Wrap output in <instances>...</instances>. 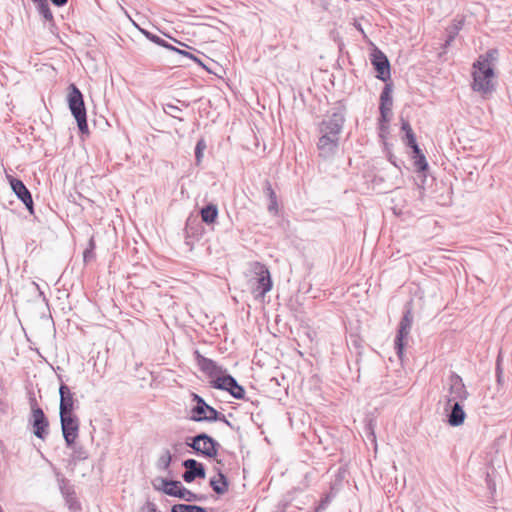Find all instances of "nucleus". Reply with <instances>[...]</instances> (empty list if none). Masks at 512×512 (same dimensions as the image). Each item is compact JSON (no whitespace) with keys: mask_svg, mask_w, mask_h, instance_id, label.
Masks as SVG:
<instances>
[{"mask_svg":"<svg viewBox=\"0 0 512 512\" xmlns=\"http://www.w3.org/2000/svg\"><path fill=\"white\" fill-rule=\"evenodd\" d=\"M346 112L347 108L342 100L335 102L326 117L318 123V133L340 139L346 121Z\"/></svg>","mask_w":512,"mask_h":512,"instance_id":"f257e3e1","label":"nucleus"},{"mask_svg":"<svg viewBox=\"0 0 512 512\" xmlns=\"http://www.w3.org/2000/svg\"><path fill=\"white\" fill-rule=\"evenodd\" d=\"M67 103L72 116L77 122L80 133L89 134L84 96L74 83L68 86Z\"/></svg>","mask_w":512,"mask_h":512,"instance_id":"f03ea898","label":"nucleus"},{"mask_svg":"<svg viewBox=\"0 0 512 512\" xmlns=\"http://www.w3.org/2000/svg\"><path fill=\"white\" fill-rule=\"evenodd\" d=\"M185 444L190 447L197 456L208 459H215L221 447L218 441L204 432L193 437H188Z\"/></svg>","mask_w":512,"mask_h":512,"instance_id":"7ed1b4c3","label":"nucleus"},{"mask_svg":"<svg viewBox=\"0 0 512 512\" xmlns=\"http://www.w3.org/2000/svg\"><path fill=\"white\" fill-rule=\"evenodd\" d=\"M195 405L190 410V420L195 422H217L224 420V414L209 405L200 395L191 394Z\"/></svg>","mask_w":512,"mask_h":512,"instance_id":"20e7f679","label":"nucleus"},{"mask_svg":"<svg viewBox=\"0 0 512 512\" xmlns=\"http://www.w3.org/2000/svg\"><path fill=\"white\" fill-rule=\"evenodd\" d=\"M474 72L472 73V89L475 92L488 94L493 91L491 79L494 77V69L490 65H484L480 62H474Z\"/></svg>","mask_w":512,"mask_h":512,"instance_id":"39448f33","label":"nucleus"},{"mask_svg":"<svg viewBox=\"0 0 512 512\" xmlns=\"http://www.w3.org/2000/svg\"><path fill=\"white\" fill-rule=\"evenodd\" d=\"M413 324V313L410 307H405L403 316L399 322L394 348L400 360H403L404 349Z\"/></svg>","mask_w":512,"mask_h":512,"instance_id":"423d86ee","label":"nucleus"},{"mask_svg":"<svg viewBox=\"0 0 512 512\" xmlns=\"http://www.w3.org/2000/svg\"><path fill=\"white\" fill-rule=\"evenodd\" d=\"M252 271L255 274V277L252 279L255 280L253 287L255 298H263L273 286L270 271L266 265L260 262L253 263Z\"/></svg>","mask_w":512,"mask_h":512,"instance_id":"0eeeda50","label":"nucleus"},{"mask_svg":"<svg viewBox=\"0 0 512 512\" xmlns=\"http://www.w3.org/2000/svg\"><path fill=\"white\" fill-rule=\"evenodd\" d=\"M469 397V392L463 382V379L456 372H451L448 378V393L445 395V403L455 401L464 403Z\"/></svg>","mask_w":512,"mask_h":512,"instance_id":"6e6552de","label":"nucleus"},{"mask_svg":"<svg viewBox=\"0 0 512 512\" xmlns=\"http://www.w3.org/2000/svg\"><path fill=\"white\" fill-rule=\"evenodd\" d=\"M59 417L66 447H72L79 436L80 420L75 413L59 414Z\"/></svg>","mask_w":512,"mask_h":512,"instance_id":"1a4fd4ad","label":"nucleus"},{"mask_svg":"<svg viewBox=\"0 0 512 512\" xmlns=\"http://www.w3.org/2000/svg\"><path fill=\"white\" fill-rule=\"evenodd\" d=\"M211 387L228 392L235 399H244L245 389L237 380L227 372L210 381Z\"/></svg>","mask_w":512,"mask_h":512,"instance_id":"9d476101","label":"nucleus"},{"mask_svg":"<svg viewBox=\"0 0 512 512\" xmlns=\"http://www.w3.org/2000/svg\"><path fill=\"white\" fill-rule=\"evenodd\" d=\"M371 64L376 71V78L383 82H391L390 62L387 56L377 47L370 54Z\"/></svg>","mask_w":512,"mask_h":512,"instance_id":"9b49d317","label":"nucleus"},{"mask_svg":"<svg viewBox=\"0 0 512 512\" xmlns=\"http://www.w3.org/2000/svg\"><path fill=\"white\" fill-rule=\"evenodd\" d=\"M31 412L32 417L30 419V424L33 427V433L37 438L45 440L49 433L48 418L46 417L42 408H40L37 404L32 405Z\"/></svg>","mask_w":512,"mask_h":512,"instance_id":"f8f14e48","label":"nucleus"},{"mask_svg":"<svg viewBox=\"0 0 512 512\" xmlns=\"http://www.w3.org/2000/svg\"><path fill=\"white\" fill-rule=\"evenodd\" d=\"M10 187L17 198L25 205L31 215L34 214V203L31 192L25 186L22 180L13 176H7Z\"/></svg>","mask_w":512,"mask_h":512,"instance_id":"ddd939ff","label":"nucleus"},{"mask_svg":"<svg viewBox=\"0 0 512 512\" xmlns=\"http://www.w3.org/2000/svg\"><path fill=\"white\" fill-rule=\"evenodd\" d=\"M194 356L199 369L212 380L225 375L227 372L225 368L218 365L214 360L203 356L198 350L194 352Z\"/></svg>","mask_w":512,"mask_h":512,"instance_id":"4468645a","label":"nucleus"},{"mask_svg":"<svg viewBox=\"0 0 512 512\" xmlns=\"http://www.w3.org/2000/svg\"><path fill=\"white\" fill-rule=\"evenodd\" d=\"M340 139L319 134L317 149L319 156L324 160H331L339 150Z\"/></svg>","mask_w":512,"mask_h":512,"instance_id":"2eb2a0df","label":"nucleus"},{"mask_svg":"<svg viewBox=\"0 0 512 512\" xmlns=\"http://www.w3.org/2000/svg\"><path fill=\"white\" fill-rule=\"evenodd\" d=\"M182 466L185 471L182 474V479L186 483H191L195 479H204L206 477V470L203 463L198 462L193 458H188L182 461Z\"/></svg>","mask_w":512,"mask_h":512,"instance_id":"dca6fc26","label":"nucleus"},{"mask_svg":"<svg viewBox=\"0 0 512 512\" xmlns=\"http://www.w3.org/2000/svg\"><path fill=\"white\" fill-rule=\"evenodd\" d=\"M60 404L59 414H73L78 406V401L68 385L61 381L59 386Z\"/></svg>","mask_w":512,"mask_h":512,"instance_id":"f3484780","label":"nucleus"},{"mask_svg":"<svg viewBox=\"0 0 512 512\" xmlns=\"http://www.w3.org/2000/svg\"><path fill=\"white\" fill-rule=\"evenodd\" d=\"M444 412L446 415L447 423L452 427H458L462 425L466 419V413L464 411V405L460 402L445 403Z\"/></svg>","mask_w":512,"mask_h":512,"instance_id":"a211bd4d","label":"nucleus"},{"mask_svg":"<svg viewBox=\"0 0 512 512\" xmlns=\"http://www.w3.org/2000/svg\"><path fill=\"white\" fill-rule=\"evenodd\" d=\"M182 486L183 485L179 480L166 479L162 477H157L153 481V487L155 490L176 498H178L179 495L176 492H178Z\"/></svg>","mask_w":512,"mask_h":512,"instance_id":"6ab92c4d","label":"nucleus"},{"mask_svg":"<svg viewBox=\"0 0 512 512\" xmlns=\"http://www.w3.org/2000/svg\"><path fill=\"white\" fill-rule=\"evenodd\" d=\"M216 476L211 477L209 485L217 495H224L229 489V480L221 468H214Z\"/></svg>","mask_w":512,"mask_h":512,"instance_id":"aec40b11","label":"nucleus"},{"mask_svg":"<svg viewBox=\"0 0 512 512\" xmlns=\"http://www.w3.org/2000/svg\"><path fill=\"white\" fill-rule=\"evenodd\" d=\"M199 214L203 223L208 226L213 225L216 223L218 218V206L215 203L210 202L200 209Z\"/></svg>","mask_w":512,"mask_h":512,"instance_id":"412c9836","label":"nucleus"},{"mask_svg":"<svg viewBox=\"0 0 512 512\" xmlns=\"http://www.w3.org/2000/svg\"><path fill=\"white\" fill-rule=\"evenodd\" d=\"M263 193L268 198L269 204L267 210L272 215H277L279 211L277 195L272 188L269 180H265L263 183Z\"/></svg>","mask_w":512,"mask_h":512,"instance_id":"4be33fe9","label":"nucleus"},{"mask_svg":"<svg viewBox=\"0 0 512 512\" xmlns=\"http://www.w3.org/2000/svg\"><path fill=\"white\" fill-rule=\"evenodd\" d=\"M393 83L386 82L385 86L380 94L379 108L392 110L393 99H392Z\"/></svg>","mask_w":512,"mask_h":512,"instance_id":"5701e85b","label":"nucleus"},{"mask_svg":"<svg viewBox=\"0 0 512 512\" xmlns=\"http://www.w3.org/2000/svg\"><path fill=\"white\" fill-rule=\"evenodd\" d=\"M185 232L187 237L198 238L203 233V228L197 217L189 216L186 220Z\"/></svg>","mask_w":512,"mask_h":512,"instance_id":"b1692460","label":"nucleus"},{"mask_svg":"<svg viewBox=\"0 0 512 512\" xmlns=\"http://www.w3.org/2000/svg\"><path fill=\"white\" fill-rule=\"evenodd\" d=\"M412 150V158L414 166L418 172H425L428 169L426 157L419 146L414 147Z\"/></svg>","mask_w":512,"mask_h":512,"instance_id":"393cba45","label":"nucleus"},{"mask_svg":"<svg viewBox=\"0 0 512 512\" xmlns=\"http://www.w3.org/2000/svg\"><path fill=\"white\" fill-rule=\"evenodd\" d=\"M170 512H207V509L195 504L178 503L171 506Z\"/></svg>","mask_w":512,"mask_h":512,"instance_id":"a878e982","label":"nucleus"},{"mask_svg":"<svg viewBox=\"0 0 512 512\" xmlns=\"http://www.w3.org/2000/svg\"><path fill=\"white\" fill-rule=\"evenodd\" d=\"M35 5L37 6L39 14L42 15V17L46 21H48L49 23H51L53 25L54 24V18H53V14H52V12L50 10L48 1L47 0H42L40 2L35 3Z\"/></svg>","mask_w":512,"mask_h":512,"instance_id":"bb28decb","label":"nucleus"},{"mask_svg":"<svg viewBox=\"0 0 512 512\" xmlns=\"http://www.w3.org/2000/svg\"><path fill=\"white\" fill-rule=\"evenodd\" d=\"M172 462V455L168 449H165L156 462V467L161 471H169Z\"/></svg>","mask_w":512,"mask_h":512,"instance_id":"cd10ccee","label":"nucleus"},{"mask_svg":"<svg viewBox=\"0 0 512 512\" xmlns=\"http://www.w3.org/2000/svg\"><path fill=\"white\" fill-rule=\"evenodd\" d=\"M68 448L72 450L73 461H84L88 458V451L82 445H77L76 441H74V445L72 447Z\"/></svg>","mask_w":512,"mask_h":512,"instance_id":"c85d7f7f","label":"nucleus"},{"mask_svg":"<svg viewBox=\"0 0 512 512\" xmlns=\"http://www.w3.org/2000/svg\"><path fill=\"white\" fill-rule=\"evenodd\" d=\"M497 56V49H489L485 54L480 55L476 62H480L484 65L486 64L493 67L494 62L497 60Z\"/></svg>","mask_w":512,"mask_h":512,"instance_id":"c756f323","label":"nucleus"},{"mask_svg":"<svg viewBox=\"0 0 512 512\" xmlns=\"http://www.w3.org/2000/svg\"><path fill=\"white\" fill-rule=\"evenodd\" d=\"M176 493L179 494V499L184 500L188 503L194 502V499L196 498V493L192 492L191 490L187 489L184 486H182L180 490Z\"/></svg>","mask_w":512,"mask_h":512,"instance_id":"7c9ffc66","label":"nucleus"},{"mask_svg":"<svg viewBox=\"0 0 512 512\" xmlns=\"http://www.w3.org/2000/svg\"><path fill=\"white\" fill-rule=\"evenodd\" d=\"M398 387L399 384L396 381H391L389 376H387L385 380L381 381L380 390L383 393H389L393 390H396Z\"/></svg>","mask_w":512,"mask_h":512,"instance_id":"2f4dec72","label":"nucleus"},{"mask_svg":"<svg viewBox=\"0 0 512 512\" xmlns=\"http://www.w3.org/2000/svg\"><path fill=\"white\" fill-rule=\"evenodd\" d=\"M163 110L166 114L172 116L173 118H176L179 121H183V119L177 115L181 112V109L178 106L167 103L163 106Z\"/></svg>","mask_w":512,"mask_h":512,"instance_id":"473e14b6","label":"nucleus"},{"mask_svg":"<svg viewBox=\"0 0 512 512\" xmlns=\"http://www.w3.org/2000/svg\"><path fill=\"white\" fill-rule=\"evenodd\" d=\"M206 149V143L203 139L198 140L195 147V159L196 163L199 164L203 157V152Z\"/></svg>","mask_w":512,"mask_h":512,"instance_id":"72a5a7b5","label":"nucleus"},{"mask_svg":"<svg viewBox=\"0 0 512 512\" xmlns=\"http://www.w3.org/2000/svg\"><path fill=\"white\" fill-rule=\"evenodd\" d=\"M144 34H145L146 38L149 39L151 42H153L161 47H168L167 41L164 40L163 38L159 37L158 35L153 34L151 32H147V31H145Z\"/></svg>","mask_w":512,"mask_h":512,"instance_id":"f704fd0d","label":"nucleus"},{"mask_svg":"<svg viewBox=\"0 0 512 512\" xmlns=\"http://www.w3.org/2000/svg\"><path fill=\"white\" fill-rule=\"evenodd\" d=\"M403 141H404L405 145L407 147H409L410 149H413L414 147L419 146L416 141V136H415L414 132L405 134Z\"/></svg>","mask_w":512,"mask_h":512,"instance_id":"c9c22d12","label":"nucleus"},{"mask_svg":"<svg viewBox=\"0 0 512 512\" xmlns=\"http://www.w3.org/2000/svg\"><path fill=\"white\" fill-rule=\"evenodd\" d=\"M463 21L462 20H454L451 26L447 29V33L453 34L454 36H457L459 31L462 29Z\"/></svg>","mask_w":512,"mask_h":512,"instance_id":"e433bc0d","label":"nucleus"},{"mask_svg":"<svg viewBox=\"0 0 512 512\" xmlns=\"http://www.w3.org/2000/svg\"><path fill=\"white\" fill-rule=\"evenodd\" d=\"M176 53H178V54H180V55H182V56H184L186 58H189V59L193 60L194 62H196L197 64H199L201 66H204L203 63L201 62V60L197 56L193 55L192 53H190V52H188L186 50H182V49L177 48L176 49Z\"/></svg>","mask_w":512,"mask_h":512,"instance_id":"4c0bfd02","label":"nucleus"},{"mask_svg":"<svg viewBox=\"0 0 512 512\" xmlns=\"http://www.w3.org/2000/svg\"><path fill=\"white\" fill-rule=\"evenodd\" d=\"M379 111H380L379 124H380V128L383 129L384 123L389 121V115L391 114V110L379 108Z\"/></svg>","mask_w":512,"mask_h":512,"instance_id":"58836bf2","label":"nucleus"},{"mask_svg":"<svg viewBox=\"0 0 512 512\" xmlns=\"http://www.w3.org/2000/svg\"><path fill=\"white\" fill-rule=\"evenodd\" d=\"M140 512H161L158 510L157 506L150 501H147L145 505H143L140 509Z\"/></svg>","mask_w":512,"mask_h":512,"instance_id":"ea45409f","label":"nucleus"},{"mask_svg":"<svg viewBox=\"0 0 512 512\" xmlns=\"http://www.w3.org/2000/svg\"><path fill=\"white\" fill-rule=\"evenodd\" d=\"M330 501H331V496L326 495L324 498L321 499L320 504L316 508L315 512H320V511L326 509V507Z\"/></svg>","mask_w":512,"mask_h":512,"instance_id":"a19ab883","label":"nucleus"},{"mask_svg":"<svg viewBox=\"0 0 512 512\" xmlns=\"http://www.w3.org/2000/svg\"><path fill=\"white\" fill-rule=\"evenodd\" d=\"M94 258H95L94 250H91V249H85L84 250V253H83L84 262H86V263L90 262Z\"/></svg>","mask_w":512,"mask_h":512,"instance_id":"79ce46f5","label":"nucleus"},{"mask_svg":"<svg viewBox=\"0 0 512 512\" xmlns=\"http://www.w3.org/2000/svg\"><path fill=\"white\" fill-rule=\"evenodd\" d=\"M502 376H503V371H502V368L500 365V358L498 357L497 362H496V377H497L498 384H501Z\"/></svg>","mask_w":512,"mask_h":512,"instance_id":"37998d69","label":"nucleus"},{"mask_svg":"<svg viewBox=\"0 0 512 512\" xmlns=\"http://www.w3.org/2000/svg\"><path fill=\"white\" fill-rule=\"evenodd\" d=\"M401 129L405 132V134L413 132L410 123L408 121H405V120H402Z\"/></svg>","mask_w":512,"mask_h":512,"instance_id":"c03bdc74","label":"nucleus"},{"mask_svg":"<svg viewBox=\"0 0 512 512\" xmlns=\"http://www.w3.org/2000/svg\"><path fill=\"white\" fill-rule=\"evenodd\" d=\"M456 36H454L453 34H450V33H447V38L444 42V48H448L452 42L455 40Z\"/></svg>","mask_w":512,"mask_h":512,"instance_id":"a18cd8bd","label":"nucleus"},{"mask_svg":"<svg viewBox=\"0 0 512 512\" xmlns=\"http://www.w3.org/2000/svg\"><path fill=\"white\" fill-rule=\"evenodd\" d=\"M55 6L62 7L67 4L68 0H50Z\"/></svg>","mask_w":512,"mask_h":512,"instance_id":"49530a36","label":"nucleus"},{"mask_svg":"<svg viewBox=\"0 0 512 512\" xmlns=\"http://www.w3.org/2000/svg\"><path fill=\"white\" fill-rule=\"evenodd\" d=\"M207 499V496L204 495V494H197L196 493V498L194 499V502L195 501H198V502H203Z\"/></svg>","mask_w":512,"mask_h":512,"instance_id":"de8ad7c7","label":"nucleus"},{"mask_svg":"<svg viewBox=\"0 0 512 512\" xmlns=\"http://www.w3.org/2000/svg\"><path fill=\"white\" fill-rule=\"evenodd\" d=\"M220 422H223L225 423L228 427H230L231 429H234V425L226 418V416L224 415V420H219Z\"/></svg>","mask_w":512,"mask_h":512,"instance_id":"09e8293b","label":"nucleus"},{"mask_svg":"<svg viewBox=\"0 0 512 512\" xmlns=\"http://www.w3.org/2000/svg\"><path fill=\"white\" fill-rule=\"evenodd\" d=\"M86 249H91V250H94L95 249V241L92 238H90L89 242H88V247Z\"/></svg>","mask_w":512,"mask_h":512,"instance_id":"8fccbe9b","label":"nucleus"},{"mask_svg":"<svg viewBox=\"0 0 512 512\" xmlns=\"http://www.w3.org/2000/svg\"><path fill=\"white\" fill-rule=\"evenodd\" d=\"M215 461H216V465H215V466H213V469H214V468H220V466H223V465H224V464H223V461H222L221 459H217V458H215Z\"/></svg>","mask_w":512,"mask_h":512,"instance_id":"3c124183","label":"nucleus"},{"mask_svg":"<svg viewBox=\"0 0 512 512\" xmlns=\"http://www.w3.org/2000/svg\"><path fill=\"white\" fill-rule=\"evenodd\" d=\"M167 46H168V47H165L166 49L171 50V51H173V52H176L177 47L173 46V45H172V44H170L169 42H167Z\"/></svg>","mask_w":512,"mask_h":512,"instance_id":"603ef678","label":"nucleus"},{"mask_svg":"<svg viewBox=\"0 0 512 512\" xmlns=\"http://www.w3.org/2000/svg\"><path fill=\"white\" fill-rule=\"evenodd\" d=\"M177 102L181 103V105L184 106V107H188L189 106L188 102L181 101V100H177Z\"/></svg>","mask_w":512,"mask_h":512,"instance_id":"864d4df0","label":"nucleus"},{"mask_svg":"<svg viewBox=\"0 0 512 512\" xmlns=\"http://www.w3.org/2000/svg\"><path fill=\"white\" fill-rule=\"evenodd\" d=\"M36 286H37V289L39 290L40 296H42L43 299L46 300V297H45L44 293L39 289V286L37 284H36Z\"/></svg>","mask_w":512,"mask_h":512,"instance_id":"5fc2aeb1","label":"nucleus"},{"mask_svg":"<svg viewBox=\"0 0 512 512\" xmlns=\"http://www.w3.org/2000/svg\"><path fill=\"white\" fill-rule=\"evenodd\" d=\"M158 486H163V483L161 482H156Z\"/></svg>","mask_w":512,"mask_h":512,"instance_id":"6e6d98bb","label":"nucleus"}]
</instances>
